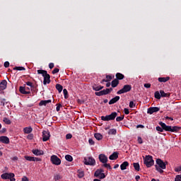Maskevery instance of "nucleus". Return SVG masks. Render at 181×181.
I'll use <instances>...</instances> for the list:
<instances>
[{
  "label": "nucleus",
  "mask_w": 181,
  "mask_h": 181,
  "mask_svg": "<svg viewBox=\"0 0 181 181\" xmlns=\"http://www.w3.org/2000/svg\"><path fill=\"white\" fill-rule=\"evenodd\" d=\"M156 165H155L156 170L159 173H163V170L166 169V165H168V161L164 162L160 158H157L156 160Z\"/></svg>",
  "instance_id": "obj_1"
},
{
  "label": "nucleus",
  "mask_w": 181,
  "mask_h": 181,
  "mask_svg": "<svg viewBox=\"0 0 181 181\" xmlns=\"http://www.w3.org/2000/svg\"><path fill=\"white\" fill-rule=\"evenodd\" d=\"M158 124L160 127H163L165 131L167 132H179V131L181 129V127L179 126H168L163 122H159Z\"/></svg>",
  "instance_id": "obj_2"
},
{
  "label": "nucleus",
  "mask_w": 181,
  "mask_h": 181,
  "mask_svg": "<svg viewBox=\"0 0 181 181\" xmlns=\"http://www.w3.org/2000/svg\"><path fill=\"white\" fill-rule=\"evenodd\" d=\"M37 71V74H42V77H44V86H46V84H50V75L47 74V71L43 69H38Z\"/></svg>",
  "instance_id": "obj_3"
},
{
  "label": "nucleus",
  "mask_w": 181,
  "mask_h": 181,
  "mask_svg": "<svg viewBox=\"0 0 181 181\" xmlns=\"http://www.w3.org/2000/svg\"><path fill=\"white\" fill-rule=\"evenodd\" d=\"M144 163L146 165V168H151L155 165V160H153L152 156H146V157L144 158Z\"/></svg>",
  "instance_id": "obj_4"
},
{
  "label": "nucleus",
  "mask_w": 181,
  "mask_h": 181,
  "mask_svg": "<svg viewBox=\"0 0 181 181\" xmlns=\"http://www.w3.org/2000/svg\"><path fill=\"white\" fill-rule=\"evenodd\" d=\"M117 116L118 113H117V112H113L110 115L102 116L101 119L102 121H114Z\"/></svg>",
  "instance_id": "obj_5"
},
{
  "label": "nucleus",
  "mask_w": 181,
  "mask_h": 181,
  "mask_svg": "<svg viewBox=\"0 0 181 181\" xmlns=\"http://www.w3.org/2000/svg\"><path fill=\"white\" fill-rule=\"evenodd\" d=\"M1 179H4V180H6L9 179L10 181H16V179H15V174L13 173H3L1 175Z\"/></svg>",
  "instance_id": "obj_6"
},
{
  "label": "nucleus",
  "mask_w": 181,
  "mask_h": 181,
  "mask_svg": "<svg viewBox=\"0 0 181 181\" xmlns=\"http://www.w3.org/2000/svg\"><path fill=\"white\" fill-rule=\"evenodd\" d=\"M83 163L90 166H95V159L93 157L84 158Z\"/></svg>",
  "instance_id": "obj_7"
},
{
  "label": "nucleus",
  "mask_w": 181,
  "mask_h": 181,
  "mask_svg": "<svg viewBox=\"0 0 181 181\" xmlns=\"http://www.w3.org/2000/svg\"><path fill=\"white\" fill-rule=\"evenodd\" d=\"M132 90V86L131 85H124L123 88L120 89L117 92V94H124V93H128Z\"/></svg>",
  "instance_id": "obj_8"
},
{
  "label": "nucleus",
  "mask_w": 181,
  "mask_h": 181,
  "mask_svg": "<svg viewBox=\"0 0 181 181\" xmlns=\"http://www.w3.org/2000/svg\"><path fill=\"white\" fill-rule=\"evenodd\" d=\"M95 177H98L99 179H105V174H104V170L98 169L94 173Z\"/></svg>",
  "instance_id": "obj_9"
},
{
  "label": "nucleus",
  "mask_w": 181,
  "mask_h": 181,
  "mask_svg": "<svg viewBox=\"0 0 181 181\" xmlns=\"http://www.w3.org/2000/svg\"><path fill=\"white\" fill-rule=\"evenodd\" d=\"M51 162L53 165H59L62 163V160H60L57 156L53 155L51 156Z\"/></svg>",
  "instance_id": "obj_10"
},
{
  "label": "nucleus",
  "mask_w": 181,
  "mask_h": 181,
  "mask_svg": "<svg viewBox=\"0 0 181 181\" xmlns=\"http://www.w3.org/2000/svg\"><path fill=\"white\" fill-rule=\"evenodd\" d=\"M50 139V132L49 130H44L42 132V141L46 142Z\"/></svg>",
  "instance_id": "obj_11"
},
{
  "label": "nucleus",
  "mask_w": 181,
  "mask_h": 181,
  "mask_svg": "<svg viewBox=\"0 0 181 181\" xmlns=\"http://www.w3.org/2000/svg\"><path fill=\"white\" fill-rule=\"evenodd\" d=\"M19 91L21 94H30V88L29 87L20 86Z\"/></svg>",
  "instance_id": "obj_12"
},
{
  "label": "nucleus",
  "mask_w": 181,
  "mask_h": 181,
  "mask_svg": "<svg viewBox=\"0 0 181 181\" xmlns=\"http://www.w3.org/2000/svg\"><path fill=\"white\" fill-rule=\"evenodd\" d=\"M160 109L158 107H149L147 110V114L152 115L153 112H158Z\"/></svg>",
  "instance_id": "obj_13"
},
{
  "label": "nucleus",
  "mask_w": 181,
  "mask_h": 181,
  "mask_svg": "<svg viewBox=\"0 0 181 181\" xmlns=\"http://www.w3.org/2000/svg\"><path fill=\"white\" fill-rule=\"evenodd\" d=\"M99 160L102 163H107L108 162V158L104 154L99 155Z\"/></svg>",
  "instance_id": "obj_14"
},
{
  "label": "nucleus",
  "mask_w": 181,
  "mask_h": 181,
  "mask_svg": "<svg viewBox=\"0 0 181 181\" xmlns=\"http://www.w3.org/2000/svg\"><path fill=\"white\" fill-rule=\"evenodd\" d=\"M0 142H1V144H6V145H8V144L10 142L9 138L6 136H1Z\"/></svg>",
  "instance_id": "obj_15"
},
{
  "label": "nucleus",
  "mask_w": 181,
  "mask_h": 181,
  "mask_svg": "<svg viewBox=\"0 0 181 181\" xmlns=\"http://www.w3.org/2000/svg\"><path fill=\"white\" fill-rule=\"evenodd\" d=\"M108 93V90L107 89H104L103 90H100L99 92H95V95L98 97H101V95H107Z\"/></svg>",
  "instance_id": "obj_16"
},
{
  "label": "nucleus",
  "mask_w": 181,
  "mask_h": 181,
  "mask_svg": "<svg viewBox=\"0 0 181 181\" xmlns=\"http://www.w3.org/2000/svg\"><path fill=\"white\" fill-rule=\"evenodd\" d=\"M7 85H8V82L6 81V80H3L0 83V91H4V90H6Z\"/></svg>",
  "instance_id": "obj_17"
},
{
  "label": "nucleus",
  "mask_w": 181,
  "mask_h": 181,
  "mask_svg": "<svg viewBox=\"0 0 181 181\" xmlns=\"http://www.w3.org/2000/svg\"><path fill=\"white\" fill-rule=\"evenodd\" d=\"M92 88L94 91H101V90H103V88H104V86H98L95 83H94L93 86H92Z\"/></svg>",
  "instance_id": "obj_18"
},
{
  "label": "nucleus",
  "mask_w": 181,
  "mask_h": 181,
  "mask_svg": "<svg viewBox=\"0 0 181 181\" xmlns=\"http://www.w3.org/2000/svg\"><path fill=\"white\" fill-rule=\"evenodd\" d=\"M118 101H119V96H116L109 101V105H112V104H115V103H118Z\"/></svg>",
  "instance_id": "obj_19"
},
{
  "label": "nucleus",
  "mask_w": 181,
  "mask_h": 181,
  "mask_svg": "<svg viewBox=\"0 0 181 181\" xmlns=\"http://www.w3.org/2000/svg\"><path fill=\"white\" fill-rule=\"evenodd\" d=\"M109 159L110 160H115L116 159H118V153L114 152L109 156Z\"/></svg>",
  "instance_id": "obj_20"
},
{
  "label": "nucleus",
  "mask_w": 181,
  "mask_h": 181,
  "mask_svg": "<svg viewBox=\"0 0 181 181\" xmlns=\"http://www.w3.org/2000/svg\"><path fill=\"white\" fill-rule=\"evenodd\" d=\"M158 81L159 83H166V81H169L170 80V77L167 76V77H160L158 78Z\"/></svg>",
  "instance_id": "obj_21"
},
{
  "label": "nucleus",
  "mask_w": 181,
  "mask_h": 181,
  "mask_svg": "<svg viewBox=\"0 0 181 181\" xmlns=\"http://www.w3.org/2000/svg\"><path fill=\"white\" fill-rule=\"evenodd\" d=\"M129 166V163L128 161H124L120 165L121 170H125L127 169V167Z\"/></svg>",
  "instance_id": "obj_22"
},
{
  "label": "nucleus",
  "mask_w": 181,
  "mask_h": 181,
  "mask_svg": "<svg viewBox=\"0 0 181 181\" xmlns=\"http://www.w3.org/2000/svg\"><path fill=\"white\" fill-rule=\"evenodd\" d=\"M33 153L34 155H36V156H39L40 155H43V151L42 150H39V149H35V150H33Z\"/></svg>",
  "instance_id": "obj_23"
},
{
  "label": "nucleus",
  "mask_w": 181,
  "mask_h": 181,
  "mask_svg": "<svg viewBox=\"0 0 181 181\" xmlns=\"http://www.w3.org/2000/svg\"><path fill=\"white\" fill-rule=\"evenodd\" d=\"M118 84H119V81H118V79H114L113 81H112L111 86L112 88H115V87H117Z\"/></svg>",
  "instance_id": "obj_24"
},
{
  "label": "nucleus",
  "mask_w": 181,
  "mask_h": 181,
  "mask_svg": "<svg viewBox=\"0 0 181 181\" xmlns=\"http://www.w3.org/2000/svg\"><path fill=\"white\" fill-rule=\"evenodd\" d=\"M32 131H33V129L32 128V127H27L23 129L24 134H30Z\"/></svg>",
  "instance_id": "obj_25"
},
{
  "label": "nucleus",
  "mask_w": 181,
  "mask_h": 181,
  "mask_svg": "<svg viewBox=\"0 0 181 181\" xmlns=\"http://www.w3.org/2000/svg\"><path fill=\"white\" fill-rule=\"evenodd\" d=\"M125 78V76L121 73H117L116 74V80H124Z\"/></svg>",
  "instance_id": "obj_26"
},
{
  "label": "nucleus",
  "mask_w": 181,
  "mask_h": 181,
  "mask_svg": "<svg viewBox=\"0 0 181 181\" xmlns=\"http://www.w3.org/2000/svg\"><path fill=\"white\" fill-rule=\"evenodd\" d=\"M49 103H52V100H41L39 103L40 107H42V105H47Z\"/></svg>",
  "instance_id": "obj_27"
},
{
  "label": "nucleus",
  "mask_w": 181,
  "mask_h": 181,
  "mask_svg": "<svg viewBox=\"0 0 181 181\" xmlns=\"http://www.w3.org/2000/svg\"><path fill=\"white\" fill-rule=\"evenodd\" d=\"M160 97H168V98H169V97H170V93H165V90H160Z\"/></svg>",
  "instance_id": "obj_28"
},
{
  "label": "nucleus",
  "mask_w": 181,
  "mask_h": 181,
  "mask_svg": "<svg viewBox=\"0 0 181 181\" xmlns=\"http://www.w3.org/2000/svg\"><path fill=\"white\" fill-rule=\"evenodd\" d=\"M94 136H95V139H97V141H101V139H103V134H101L100 133H95L94 134Z\"/></svg>",
  "instance_id": "obj_29"
},
{
  "label": "nucleus",
  "mask_w": 181,
  "mask_h": 181,
  "mask_svg": "<svg viewBox=\"0 0 181 181\" xmlns=\"http://www.w3.org/2000/svg\"><path fill=\"white\" fill-rule=\"evenodd\" d=\"M55 87L59 93H62V91H63V86L60 85L59 83H57Z\"/></svg>",
  "instance_id": "obj_30"
},
{
  "label": "nucleus",
  "mask_w": 181,
  "mask_h": 181,
  "mask_svg": "<svg viewBox=\"0 0 181 181\" xmlns=\"http://www.w3.org/2000/svg\"><path fill=\"white\" fill-rule=\"evenodd\" d=\"M25 159L26 160H29V162H34L35 161V157L29 156H25Z\"/></svg>",
  "instance_id": "obj_31"
},
{
  "label": "nucleus",
  "mask_w": 181,
  "mask_h": 181,
  "mask_svg": "<svg viewBox=\"0 0 181 181\" xmlns=\"http://www.w3.org/2000/svg\"><path fill=\"white\" fill-rule=\"evenodd\" d=\"M78 177H79V179L84 177V171H83L81 170H78Z\"/></svg>",
  "instance_id": "obj_32"
},
{
  "label": "nucleus",
  "mask_w": 181,
  "mask_h": 181,
  "mask_svg": "<svg viewBox=\"0 0 181 181\" xmlns=\"http://www.w3.org/2000/svg\"><path fill=\"white\" fill-rule=\"evenodd\" d=\"M108 135H117V129H110L108 132Z\"/></svg>",
  "instance_id": "obj_33"
},
{
  "label": "nucleus",
  "mask_w": 181,
  "mask_h": 181,
  "mask_svg": "<svg viewBox=\"0 0 181 181\" xmlns=\"http://www.w3.org/2000/svg\"><path fill=\"white\" fill-rule=\"evenodd\" d=\"M133 166L137 172H139L140 170V166H139V163H134Z\"/></svg>",
  "instance_id": "obj_34"
},
{
  "label": "nucleus",
  "mask_w": 181,
  "mask_h": 181,
  "mask_svg": "<svg viewBox=\"0 0 181 181\" xmlns=\"http://www.w3.org/2000/svg\"><path fill=\"white\" fill-rule=\"evenodd\" d=\"M65 159H66V160H67L68 162H73V156H71V155H66V156H65Z\"/></svg>",
  "instance_id": "obj_35"
},
{
  "label": "nucleus",
  "mask_w": 181,
  "mask_h": 181,
  "mask_svg": "<svg viewBox=\"0 0 181 181\" xmlns=\"http://www.w3.org/2000/svg\"><path fill=\"white\" fill-rule=\"evenodd\" d=\"M3 121L7 125H11V119H9L8 117H4Z\"/></svg>",
  "instance_id": "obj_36"
},
{
  "label": "nucleus",
  "mask_w": 181,
  "mask_h": 181,
  "mask_svg": "<svg viewBox=\"0 0 181 181\" xmlns=\"http://www.w3.org/2000/svg\"><path fill=\"white\" fill-rule=\"evenodd\" d=\"M154 97L155 98H156L157 100H160V93H159V91H156L154 93Z\"/></svg>",
  "instance_id": "obj_37"
},
{
  "label": "nucleus",
  "mask_w": 181,
  "mask_h": 181,
  "mask_svg": "<svg viewBox=\"0 0 181 181\" xmlns=\"http://www.w3.org/2000/svg\"><path fill=\"white\" fill-rule=\"evenodd\" d=\"M13 70H18L19 71H22L26 70V69H25V67L23 66H16L13 68Z\"/></svg>",
  "instance_id": "obj_38"
},
{
  "label": "nucleus",
  "mask_w": 181,
  "mask_h": 181,
  "mask_svg": "<svg viewBox=\"0 0 181 181\" xmlns=\"http://www.w3.org/2000/svg\"><path fill=\"white\" fill-rule=\"evenodd\" d=\"M160 127L157 126V127H156V131H158V132H163V131H165V129L163 128V126H160Z\"/></svg>",
  "instance_id": "obj_39"
},
{
  "label": "nucleus",
  "mask_w": 181,
  "mask_h": 181,
  "mask_svg": "<svg viewBox=\"0 0 181 181\" xmlns=\"http://www.w3.org/2000/svg\"><path fill=\"white\" fill-rule=\"evenodd\" d=\"M63 93H64V98L67 100V98H69V92L67 91V89H64Z\"/></svg>",
  "instance_id": "obj_40"
},
{
  "label": "nucleus",
  "mask_w": 181,
  "mask_h": 181,
  "mask_svg": "<svg viewBox=\"0 0 181 181\" xmlns=\"http://www.w3.org/2000/svg\"><path fill=\"white\" fill-rule=\"evenodd\" d=\"M26 86H28L29 87H30V88H36V87H35V85H33V83L30 81H28L25 83Z\"/></svg>",
  "instance_id": "obj_41"
},
{
  "label": "nucleus",
  "mask_w": 181,
  "mask_h": 181,
  "mask_svg": "<svg viewBox=\"0 0 181 181\" xmlns=\"http://www.w3.org/2000/svg\"><path fill=\"white\" fill-rule=\"evenodd\" d=\"M103 166L104 168H107V169H109V170H111V169H112V168L111 167L110 163H103Z\"/></svg>",
  "instance_id": "obj_42"
},
{
  "label": "nucleus",
  "mask_w": 181,
  "mask_h": 181,
  "mask_svg": "<svg viewBox=\"0 0 181 181\" xmlns=\"http://www.w3.org/2000/svg\"><path fill=\"white\" fill-rule=\"evenodd\" d=\"M54 180H60L62 179V175L57 174L54 176Z\"/></svg>",
  "instance_id": "obj_43"
},
{
  "label": "nucleus",
  "mask_w": 181,
  "mask_h": 181,
  "mask_svg": "<svg viewBox=\"0 0 181 181\" xmlns=\"http://www.w3.org/2000/svg\"><path fill=\"white\" fill-rule=\"evenodd\" d=\"M124 119V115L122 116H119L116 118L117 122H119Z\"/></svg>",
  "instance_id": "obj_44"
},
{
  "label": "nucleus",
  "mask_w": 181,
  "mask_h": 181,
  "mask_svg": "<svg viewBox=\"0 0 181 181\" xmlns=\"http://www.w3.org/2000/svg\"><path fill=\"white\" fill-rule=\"evenodd\" d=\"M56 105V110L57 111V112H59V111H60V108H62V103H57Z\"/></svg>",
  "instance_id": "obj_45"
},
{
  "label": "nucleus",
  "mask_w": 181,
  "mask_h": 181,
  "mask_svg": "<svg viewBox=\"0 0 181 181\" xmlns=\"http://www.w3.org/2000/svg\"><path fill=\"white\" fill-rule=\"evenodd\" d=\"M59 71H60V69H59L58 68H55L53 69L52 73V74H56L57 73H59Z\"/></svg>",
  "instance_id": "obj_46"
},
{
  "label": "nucleus",
  "mask_w": 181,
  "mask_h": 181,
  "mask_svg": "<svg viewBox=\"0 0 181 181\" xmlns=\"http://www.w3.org/2000/svg\"><path fill=\"white\" fill-rule=\"evenodd\" d=\"M106 80H107V83H108V81H111L112 80V76L110 75H107Z\"/></svg>",
  "instance_id": "obj_47"
},
{
  "label": "nucleus",
  "mask_w": 181,
  "mask_h": 181,
  "mask_svg": "<svg viewBox=\"0 0 181 181\" xmlns=\"http://www.w3.org/2000/svg\"><path fill=\"white\" fill-rule=\"evenodd\" d=\"M129 107H130V108H134V107H135V103H134V101H130V102H129Z\"/></svg>",
  "instance_id": "obj_48"
},
{
  "label": "nucleus",
  "mask_w": 181,
  "mask_h": 181,
  "mask_svg": "<svg viewBox=\"0 0 181 181\" xmlns=\"http://www.w3.org/2000/svg\"><path fill=\"white\" fill-rule=\"evenodd\" d=\"M137 141L138 144H144V141H142V138L141 136H138Z\"/></svg>",
  "instance_id": "obj_49"
},
{
  "label": "nucleus",
  "mask_w": 181,
  "mask_h": 181,
  "mask_svg": "<svg viewBox=\"0 0 181 181\" xmlns=\"http://www.w3.org/2000/svg\"><path fill=\"white\" fill-rule=\"evenodd\" d=\"M41 161H42V158L34 157V162H41Z\"/></svg>",
  "instance_id": "obj_50"
},
{
  "label": "nucleus",
  "mask_w": 181,
  "mask_h": 181,
  "mask_svg": "<svg viewBox=\"0 0 181 181\" xmlns=\"http://www.w3.org/2000/svg\"><path fill=\"white\" fill-rule=\"evenodd\" d=\"M66 139H71V138H73V135H71V134H68L66 135Z\"/></svg>",
  "instance_id": "obj_51"
},
{
  "label": "nucleus",
  "mask_w": 181,
  "mask_h": 181,
  "mask_svg": "<svg viewBox=\"0 0 181 181\" xmlns=\"http://www.w3.org/2000/svg\"><path fill=\"white\" fill-rule=\"evenodd\" d=\"M175 181H181V175H176Z\"/></svg>",
  "instance_id": "obj_52"
},
{
  "label": "nucleus",
  "mask_w": 181,
  "mask_h": 181,
  "mask_svg": "<svg viewBox=\"0 0 181 181\" xmlns=\"http://www.w3.org/2000/svg\"><path fill=\"white\" fill-rule=\"evenodd\" d=\"M27 138H28V139H30V140L33 139V134H28Z\"/></svg>",
  "instance_id": "obj_53"
},
{
  "label": "nucleus",
  "mask_w": 181,
  "mask_h": 181,
  "mask_svg": "<svg viewBox=\"0 0 181 181\" xmlns=\"http://www.w3.org/2000/svg\"><path fill=\"white\" fill-rule=\"evenodd\" d=\"M124 112L126 114V115H128V114H129V110L128 108H124Z\"/></svg>",
  "instance_id": "obj_54"
},
{
  "label": "nucleus",
  "mask_w": 181,
  "mask_h": 181,
  "mask_svg": "<svg viewBox=\"0 0 181 181\" xmlns=\"http://www.w3.org/2000/svg\"><path fill=\"white\" fill-rule=\"evenodd\" d=\"M21 181H29V178L26 176H23L21 179Z\"/></svg>",
  "instance_id": "obj_55"
},
{
  "label": "nucleus",
  "mask_w": 181,
  "mask_h": 181,
  "mask_svg": "<svg viewBox=\"0 0 181 181\" xmlns=\"http://www.w3.org/2000/svg\"><path fill=\"white\" fill-rule=\"evenodd\" d=\"M9 62H4V67H6V69H8V67H9Z\"/></svg>",
  "instance_id": "obj_56"
},
{
  "label": "nucleus",
  "mask_w": 181,
  "mask_h": 181,
  "mask_svg": "<svg viewBox=\"0 0 181 181\" xmlns=\"http://www.w3.org/2000/svg\"><path fill=\"white\" fill-rule=\"evenodd\" d=\"M88 142L90 145H94V144H95L93 139H89Z\"/></svg>",
  "instance_id": "obj_57"
},
{
  "label": "nucleus",
  "mask_w": 181,
  "mask_h": 181,
  "mask_svg": "<svg viewBox=\"0 0 181 181\" xmlns=\"http://www.w3.org/2000/svg\"><path fill=\"white\" fill-rule=\"evenodd\" d=\"M144 87L145 88H151V83H145Z\"/></svg>",
  "instance_id": "obj_58"
},
{
  "label": "nucleus",
  "mask_w": 181,
  "mask_h": 181,
  "mask_svg": "<svg viewBox=\"0 0 181 181\" xmlns=\"http://www.w3.org/2000/svg\"><path fill=\"white\" fill-rule=\"evenodd\" d=\"M5 132H6V128H3L0 130V134H5Z\"/></svg>",
  "instance_id": "obj_59"
},
{
  "label": "nucleus",
  "mask_w": 181,
  "mask_h": 181,
  "mask_svg": "<svg viewBox=\"0 0 181 181\" xmlns=\"http://www.w3.org/2000/svg\"><path fill=\"white\" fill-rule=\"evenodd\" d=\"M175 170L176 172H181V166L176 168L175 169Z\"/></svg>",
  "instance_id": "obj_60"
},
{
  "label": "nucleus",
  "mask_w": 181,
  "mask_h": 181,
  "mask_svg": "<svg viewBox=\"0 0 181 181\" xmlns=\"http://www.w3.org/2000/svg\"><path fill=\"white\" fill-rule=\"evenodd\" d=\"M49 69H53V67H54V64H53V63H49Z\"/></svg>",
  "instance_id": "obj_61"
},
{
  "label": "nucleus",
  "mask_w": 181,
  "mask_h": 181,
  "mask_svg": "<svg viewBox=\"0 0 181 181\" xmlns=\"http://www.w3.org/2000/svg\"><path fill=\"white\" fill-rule=\"evenodd\" d=\"M107 93L110 94V93H111V91H112V88H106Z\"/></svg>",
  "instance_id": "obj_62"
},
{
  "label": "nucleus",
  "mask_w": 181,
  "mask_h": 181,
  "mask_svg": "<svg viewBox=\"0 0 181 181\" xmlns=\"http://www.w3.org/2000/svg\"><path fill=\"white\" fill-rule=\"evenodd\" d=\"M136 128H145V126L142 125V124H138L136 126Z\"/></svg>",
  "instance_id": "obj_63"
},
{
  "label": "nucleus",
  "mask_w": 181,
  "mask_h": 181,
  "mask_svg": "<svg viewBox=\"0 0 181 181\" xmlns=\"http://www.w3.org/2000/svg\"><path fill=\"white\" fill-rule=\"evenodd\" d=\"M135 179H136V181H139V179H141V177H140L139 175H136V176L135 177Z\"/></svg>",
  "instance_id": "obj_64"
}]
</instances>
